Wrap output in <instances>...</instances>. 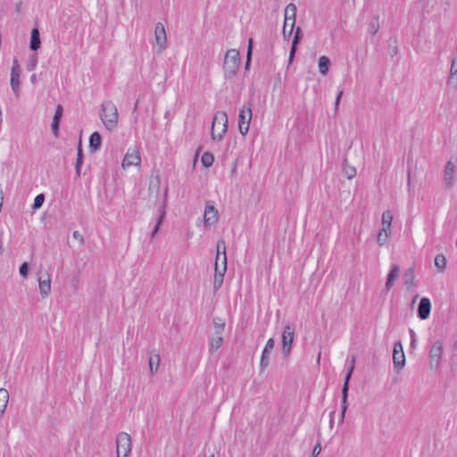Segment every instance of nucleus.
<instances>
[{"mask_svg":"<svg viewBox=\"0 0 457 457\" xmlns=\"http://www.w3.org/2000/svg\"><path fill=\"white\" fill-rule=\"evenodd\" d=\"M101 120L108 130H113L118 124V110L112 101H104L102 104Z\"/></svg>","mask_w":457,"mask_h":457,"instance_id":"1","label":"nucleus"},{"mask_svg":"<svg viewBox=\"0 0 457 457\" xmlns=\"http://www.w3.org/2000/svg\"><path fill=\"white\" fill-rule=\"evenodd\" d=\"M240 65L239 52L236 49L227 51L223 62V71L225 79H230L234 78Z\"/></svg>","mask_w":457,"mask_h":457,"instance_id":"2","label":"nucleus"},{"mask_svg":"<svg viewBox=\"0 0 457 457\" xmlns=\"http://www.w3.org/2000/svg\"><path fill=\"white\" fill-rule=\"evenodd\" d=\"M228 116L225 112H217L212 126V139L220 141L228 130Z\"/></svg>","mask_w":457,"mask_h":457,"instance_id":"3","label":"nucleus"},{"mask_svg":"<svg viewBox=\"0 0 457 457\" xmlns=\"http://www.w3.org/2000/svg\"><path fill=\"white\" fill-rule=\"evenodd\" d=\"M296 10V5L295 4H287L285 9V21L282 33L286 38H289L293 33L295 23Z\"/></svg>","mask_w":457,"mask_h":457,"instance_id":"4","label":"nucleus"},{"mask_svg":"<svg viewBox=\"0 0 457 457\" xmlns=\"http://www.w3.org/2000/svg\"><path fill=\"white\" fill-rule=\"evenodd\" d=\"M252 117L251 104H244L238 115V129L241 135L245 136L248 133Z\"/></svg>","mask_w":457,"mask_h":457,"instance_id":"5","label":"nucleus"},{"mask_svg":"<svg viewBox=\"0 0 457 457\" xmlns=\"http://www.w3.org/2000/svg\"><path fill=\"white\" fill-rule=\"evenodd\" d=\"M443 353L444 343L442 340H436L429 352V366L431 370H437L439 369Z\"/></svg>","mask_w":457,"mask_h":457,"instance_id":"6","label":"nucleus"},{"mask_svg":"<svg viewBox=\"0 0 457 457\" xmlns=\"http://www.w3.org/2000/svg\"><path fill=\"white\" fill-rule=\"evenodd\" d=\"M131 451V437L129 434L121 432L116 438L117 457H127Z\"/></svg>","mask_w":457,"mask_h":457,"instance_id":"7","label":"nucleus"},{"mask_svg":"<svg viewBox=\"0 0 457 457\" xmlns=\"http://www.w3.org/2000/svg\"><path fill=\"white\" fill-rule=\"evenodd\" d=\"M227 256L224 254V258L221 260V264H219V261H215L214 264V276H213V291L217 292L222 286L224 276L227 271Z\"/></svg>","mask_w":457,"mask_h":457,"instance_id":"8","label":"nucleus"},{"mask_svg":"<svg viewBox=\"0 0 457 457\" xmlns=\"http://www.w3.org/2000/svg\"><path fill=\"white\" fill-rule=\"evenodd\" d=\"M294 337L295 328L291 325H287L282 333V352L285 356H287L291 352Z\"/></svg>","mask_w":457,"mask_h":457,"instance_id":"9","label":"nucleus"},{"mask_svg":"<svg viewBox=\"0 0 457 457\" xmlns=\"http://www.w3.org/2000/svg\"><path fill=\"white\" fill-rule=\"evenodd\" d=\"M141 162V157L139 154V150L137 146L133 148H129L126 153L121 166L123 169H127L131 166H138Z\"/></svg>","mask_w":457,"mask_h":457,"instance_id":"10","label":"nucleus"},{"mask_svg":"<svg viewBox=\"0 0 457 457\" xmlns=\"http://www.w3.org/2000/svg\"><path fill=\"white\" fill-rule=\"evenodd\" d=\"M155 43L158 46L157 53L161 54L167 46V36L164 25L158 22L154 28Z\"/></svg>","mask_w":457,"mask_h":457,"instance_id":"11","label":"nucleus"},{"mask_svg":"<svg viewBox=\"0 0 457 457\" xmlns=\"http://www.w3.org/2000/svg\"><path fill=\"white\" fill-rule=\"evenodd\" d=\"M393 362L395 368L398 370H402L405 365V354L400 341L394 344Z\"/></svg>","mask_w":457,"mask_h":457,"instance_id":"12","label":"nucleus"},{"mask_svg":"<svg viewBox=\"0 0 457 457\" xmlns=\"http://www.w3.org/2000/svg\"><path fill=\"white\" fill-rule=\"evenodd\" d=\"M38 287L42 297H46L51 291V278L47 271L38 275Z\"/></svg>","mask_w":457,"mask_h":457,"instance_id":"13","label":"nucleus"},{"mask_svg":"<svg viewBox=\"0 0 457 457\" xmlns=\"http://www.w3.org/2000/svg\"><path fill=\"white\" fill-rule=\"evenodd\" d=\"M204 221L205 226L213 225L218 221V211L209 202L206 204V206L204 209Z\"/></svg>","mask_w":457,"mask_h":457,"instance_id":"14","label":"nucleus"},{"mask_svg":"<svg viewBox=\"0 0 457 457\" xmlns=\"http://www.w3.org/2000/svg\"><path fill=\"white\" fill-rule=\"evenodd\" d=\"M274 346H275L274 339L270 338L267 341V343L264 346V349L262 351V353L261 363H260L262 370H264L266 367H268V365L270 363V355Z\"/></svg>","mask_w":457,"mask_h":457,"instance_id":"15","label":"nucleus"},{"mask_svg":"<svg viewBox=\"0 0 457 457\" xmlns=\"http://www.w3.org/2000/svg\"><path fill=\"white\" fill-rule=\"evenodd\" d=\"M456 171L455 164L452 161H448L445 171H444V180L446 187H452L454 183V175Z\"/></svg>","mask_w":457,"mask_h":457,"instance_id":"16","label":"nucleus"},{"mask_svg":"<svg viewBox=\"0 0 457 457\" xmlns=\"http://www.w3.org/2000/svg\"><path fill=\"white\" fill-rule=\"evenodd\" d=\"M431 311L430 300L427 297L421 298L418 307V316L420 320H426L428 318Z\"/></svg>","mask_w":457,"mask_h":457,"instance_id":"17","label":"nucleus"},{"mask_svg":"<svg viewBox=\"0 0 457 457\" xmlns=\"http://www.w3.org/2000/svg\"><path fill=\"white\" fill-rule=\"evenodd\" d=\"M399 273H400L399 267L397 265H393L391 267V270L387 275V278L386 281L385 287H386V290H390V288L393 287V285L395 284V281L399 277Z\"/></svg>","mask_w":457,"mask_h":457,"instance_id":"18","label":"nucleus"},{"mask_svg":"<svg viewBox=\"0 0 457 457\" xmlns=\"http://www.w3.org/2000/svg\"><path fill=\"white\" fill-rule=\"evenodd\" d=\"M62 112H63L62 106L61 104H58L56 106L55 113L54 115L53 121H52V124H51V128H52L53 133L55 136H57L58 131H59V122H60V120H61V118L62 116Z\"/></svg>","mask_w":457,"mask_h":457,"instance_id":"19","label":"nucleus"},{"mask_svg":"<svg viewBox=\"0 0 457 457\" xmlns=\"http://www.w3.org/2000/svg\"><path fill=\"white\" fill-rule=\"evenodd\" d=\"M161 361L160 354L154 351L151 352L149 357V370L152 375L155 374L159 369Z\"/></svg>","mask_w":457,"mask_h":457,"instance_id":"20","label":"nucleus"},{"mask_svg":"<svg viewBox=\"0 0 457 457\" xmlns=\"http://www.w3.org/2000/svg\"><path fill=\"white\" fill-rule=\"evenodd\" d=\"M404 285L410 290L416 286L415 283V271L412 268L408 269L403 275Z\"/></svg>","mask_w":457,"mask_h":457,"instance_id":"21","label":"nucleus"},{"mask_svg":"<svg viewBox=\"0 0 457 457\" xmlns=\"http://www.w3.org/2000/svg\"><path fill=\"white\" fill-rule=\"evenodd\" d=\"M393 213L391 211L386 210L382 213L381 225L384 229L392 230Z\"/></svg>","mask_w":457,"mask_h":457,"instance_id":"22","label":"nucleus"},{"mask_svg":"<svg viewBox=\"0 0 457 457\" xmlns=\"http://www.w3.org/2000/svg\"><path fill=\"white\" fill-rule=\"evenodd\" d=\"M40 45H41V41H40L39 31L37 29L34 28L31 30L29 48L32 51H37L40 47Z\"/></svg>","mask_w":457,"mask_h":457,"instance_id":"23","label":"nucleus"},{"mask_svg":"<svg viewBox=\"0 0 457 457\" xmlns=\"http://www.w3.org/2000/svg\"><path fill=\"white\" fill-rule=\"evenodd\" d=\"M102 137L98 132H94L89 137V148L96 152L101 147Z\"/></svg>","mask_w":457,"mask_h":457,"instance_id":"24","label":"nucleus"},{"mask_svg":"<svg viewBox=\"0 0 457 457\" xmlns=\"http://www.w3.org/2000/svg\"><path fill=\"white\" fill-rule=\"evenodd\" d=\"M392 230H386L384 228H381L378 234L377 237V242L379 246H384L386 244L388 243L389 238L391 237Z\"/></svg>","mask_w":457,"mask_h":457,"instance_id":"25","label":"nucleus"},{"mask_svg":"<svg viewBox=\"0 0 457 457\" xmlns=\"http://www.w3.org/2000/svg\"><path fill=\"white\" fill-rule=\"evenodd\" d=\"M9 402V392L5 388H0V417L4 413Z\"/></svg>","mask_w":457,"mask_h":457,"instance_id":"26","label":"nucleus"},{"mask_svg":"<svg viewBox=\"0 0 457 457\" xmlns=\"http://www.w3.org/2000/svg\"><path fill=\"white\" fill-rule=\"evenodd\" d=\"M330 66L329 59L323 55L319 58V71L321 75H327Z\"/></svg>","mask_w":457,"mask_h":457,"instance_id":"27","label":"nucleus"},{"mask_svg":"<svg viewBox=\"0 0 457 457\" xmlns=\"http://www.w3.org/2000/svg\"><path fill=\"white\" fill-rule=\"evenodd\" d=\"M223 343V337L221 335H216L214 334L210 341V352H215L217 351Z\"/></svg>","mask_w":457,"mask_h":457,"instance_id":"28","label":"nucleus"},{"mask_svg":"<svg viewBox=\"0 0 457 457\" xmlns=\"http://www.w3.org/2000/svg\"><path fill=\"white\" fill-rule=\"evenodd\" d=\"M82 163H83V151H82L81 141H79V145H78L77 162H76V166H75L76 175L78 177L80 176Z\"/></svg>","mask_w":457,"mask_h":457,"instance_id":"29","label":"nucleus"},{"mask_svg":"<svg viewBox=\"0 0 457 457\" xmlns=\"http://www.w3.org/2000/svg\"><path fill=\"white\" fill-rule=\"evenodd\" d=\"M224 254L227 256L226 243H225L224 239H220L217 242V254H216L215 261H220V260L221 261L222 258H224Z\"/></svg>","mask_w":457,"mask_h":457,"instance_id":"30","label":"nucleus"},{"mask_svg":"<svg viewBox=\"0 0 457 457\" xmlns=\"http://www.w3.org/2000/svg\"><path fill=\"white\" fill-rule=\"evenodd\" d=\"M10 84L12 90L16 97H19L21 92V79L20 77H11Z\"/></svg>","mask_w":457,"mask_h":457,"instance_id":"31","label":"nucleus"},{"mask_svg":"<svg viewBox=\"0 0 457 457\" xmlns=\"http://www.w3.org/2000/svg\"><path fill=\"white\" fill-rule=\"evenodd\" d=\"M379 28H380V25H379L378 17L375 16L372 18V20L369 23L368 31L370 34L375 35L378 31Z\"/></svg>","mask_w":457,"mask_h":457,"instance_id":"32","label":"nucleus"},{"mask_svg":"<svg viewBox=\"0 0 457 457\" xmlns=\"http://www.w3.org/2000/svg\"><path fill=\"white\" fill-rule=\"evenodd\" d=\"M343 171L348 179H351L356 176V169L346 163L345 161L343 164Z\"/></svg>","mask_w":457,"mask_h":457,"instance_id":"33","label":"nucleus"},{"mask_svg":"<svg viewBox=\"0 0 457 457\" xmlns=\"http://www.w3.org/2000/svg\"><path fill=\"white\" fill-rule=\"evenodd\" d=\"M300 39H301V29L298 27V28H296L295 34V37H294V39L292 42V46H291V50H290V59L293 58V56L295 53L296 45L298 44Z\"/></svg>","mask_w":457,"mask_h":457,"instance_id":"34","label":"nucleus"},{"mask_svg":"<svg viewBox=\"0 0 457 457\" xmlns=\"http://www.w3.org/2000/svg\"><path fill=\"white\" fill-rule=\"evenodd\" d=\"M351 376H352V374L347 372L345 375V381H344V385H343V388H342V399H344V402H346L347 397H348L349 381L351 379Z\"/></svg>","mask_w":457,"mask_h":457,"instance_id":"35","label":"nucleus"},{"mask_svg":"<svg viewBox=\"0 0 457 457\" xmlns=\"http://www.w3.org/2000/svg\"><path fill=\"white\" fill-rule=\"evenodd\" d=\"M435 265L440 271L445 270L446 267V259L444 254L439 253L435 257Z\"/></svg>","mask_w":457,"mask_h":457,"instance_id":"36","label":"nucleus"},{"mask_svg":"<svg viewBox=\"0 0 457 457\" xmlns=\"http://www.w3.org/2000/svg\"><path fill=\"white\" fill-rule=\"evenodd\" d=\"M213 326L215 328V334L221 335L225 328V322L222 319L216 317L213 319Z\"/></svg>","mask_w":457,"mask_h":457,"instance_id":"37","label":"nucleus"},{"mask_svg":"<svg viewBox=\"0 0 457 457\" xmlns=\"http://www.w3.org/2000/svg\"><path fill=\"white\" fill-rule=\"evenodd\" d=\"M213 161H214V157H213L212 154H211L209 152H205L202 155L201 162H202L203 165L206 168L211 167L213 163Z\"/></svg>","mask_w":457,"mask_h":457,"instance_id":"38","label":"nucleus"},{"mask_svg":"<svg viewBox=\"0 0 457 457\" xmlns=\"http://www.w3.org/2000/svg\"><path fill=\"white\" fill-rule=\"evenodd\" d=\"M164 217H165V210H164V207H162V210H161L160 216H159V218L157 220L156 225L154 226V230L152 232V237H154L155 235L158 233V231L160 229V226H161Z\"/></svg>","mask_w":457,"mask_h":457,"instance_id":"39","label":"nucleus"},{"mask_svg":"<svg viewBox=\"0 0 457 457\" xmlns=\"http://www.w3.org/2000/svg\"><path fill=\"white\" fill-rule=\"evenodd\" d=\"M21 77V69L16 58L13 59L12 67L11 69V77Z\"/></svg>","mask_w":457,"mask_h":457,"instance_id":"40","label":"nucleus"},{"mask_svg":"<svg viewBox=\"0 0 457 457\" xmlns=\"http://www.w3.org/2000/svg\"><path fill=\"white\" fill-rule=\"evenodd\" d=\"M45 201V195L43 194L37 195L34 199L33 209H39Z\"/></svg>","mask_w":457,"mask_h":457,"instance_id":"41","label":"nucleus"},{"mask_svg":"<svg viewBox=\"0 0 457 457\" xmlns=\"http://www.w3.org/2000/svg\"><path fill=\"white\" fill-rule=\"evenodd\" d=\"M457 75V55L454 56L452 60L451 69H450V78L449 81Z\"/></svg>","mask_w":457,"mask_h":457,"instance_id":"42","label":"nucleus"},{"mask_svg":"<svg viewBox=\"0 0 457 457\" xmlns=\"http://www.w3.org/2000/svg\"><path fill=\"white\" fill-rule=\"evenodd\" d=\"M347 401L346 402H344V399H342V403H341V413H340V416H339V424H343L344 420H345V412H346V410H347Z\"/></svg>","mask_w":457,"mask_h":457,"instance_id":"43","label":"nucleus"},{"mask_svg":"<svg viewBox=\"0 0 457 457\" xmlns=\"http://www.w3.org/2000/svg\"><path fill=\"white\" fill-rule=\"evenodd\" d=\"M252 48H253V38H249L248 46H247V59H246L245 68L248 67L249 62H250Z\"/></svg>","mask_w":457,"mask_h":457,"instance_id":"44","label":"nucleus"},{"mask_svg":"<svg viewBox=\"0 0 457 457\" xmlns=\"http://www.w3.org/2000/svg\"><path fill=\"white\" fill-rule=\"evenodd\" d=\"M37 63V55H36V54H33V55L30 57L29 62L28 63V70H29V71H33V70L36 68Z\"/></svg>","mask_w":457,"mask_h":457,"instance_id":"45","label":"nucleus"},{"mask_svg":"<svg viewBox=\"0 0 457 457\" xmlns=\"http://www.w3.org/2000/svg\"><path fill=\"white\" fill-rule=\"evenodd\" d=\"M20 274L21 277L26 278L29 273V265L27 262H23L20 267Z\"/></svg>","mask_w":457,"mask_h":457,"instance_id":"46","label":"nucleus"},{"mask_svg":"<svg viewBox=\"0 0 457 457\" xmlns=\"http://www.w3.org/2000/svg\"><path fill=\"white\" fill-rule=\"evenodd\" d=\"M72 237L74 239H77L79 241V243L82 245L84 244V237L83 236L79 233V231L78 230H75L73 233H72Z\"/></svg>","mask_w":457,"mask_h":457,"instance_id":"47","label":"nucleus"},{"mask_svg":"<svg viewBox=\"0 0 457 457\" xmlns=\"http://www.w3.org/2000/svg\"><path fill=\"white\" fill-rule=\"evenodd\" d=\"M320 451H321V446L320 444H317L312 450V456L317 457L320 454Z\"/></svg>","mask_w":457,"mask_h":457,"instance_id":"48","label":"nucleus"},{"mask_svg":"<svg viewBox=\"0 0 457 457\" xmlns=\"http://www.w3.org/2000/svg\"><path fill=\"white\" fill-rule=\"evenodd\" d=\"M354 364H355V357L354 356H352L351 358V361H350V365H349V368H348V371L350 374L353 373V369H354Z\"/></svg>","mask_w":457,"mask_h":457,"instance_id":"49","label":"nucleus"},{"mask_svg":"<svg viewBox=\"0 0 457 457\" xmlns=\"http://www.w3.org/2000/svg\"><path fill=\"white\" fill-rule=\"evenodd\" d=\"M342 96H343V90L339 91V93L336 98V101H335V109L336 110H337V108H338V104L340 103V99H341Z\"/></svg>","mask_w":457,"mask_h":457,"instance_id":"50","label":"nucleus"},{"mask_svg":"<svg viewBox=\"0 0 457 457\" xmlns=\"http://www.w3.org/2000/svg\"><path fill=\"white\" fill-rule=\"evenodd\" d=\"M334 416H335V411H332L329 414V427L330 428H333V425H334Z\"/></svg>","mask_w":457,"mask_h":457,"instance_id":"51","label":"nucleus"},{"mask_svg":"<svg viewBox=\"0 0 457 457\" xmlns=\"http://www.w3.org/2000/svg\"><path fill=\"white\" fill-rule=\"evenodd\" d=\"M410 334H411V345L413 346L414 345V343H415V332L412 330V329H410Z\"/></svg>","mask_w":457,"mask_h":457,"instance_id":"52","label":"nucleus"},{"mask_svg":"<svg viewBox=\"0 0 457 457\" xmlns=\"http://www.w3.org/2000/svg\"><path fill=\"white\" fill-rule=\"evenodd\" d=\"M411 186V174L409 173L408 174V187L410 188Z\"/></svg>","mask_w":457,"mask_h":457,"instance_id":"53","label":"nucleus"},{"mask_svg":"<svg viewBox=\"0 0 457 457\" xmlns=\"http://www.w3.org/2000/svg\"><path fill=\"white\" fill-rule=\"evenodd\" d=\"M35 79H36V76H35V75H32V76H31V81H32V82H34V81H35Z\"/></svg>","mask_w":457,"mask_h":457,"instance_id":"54","label":"nucleus"},{"mask_svg":"<svg viewBox=\"0 0 457 457\" xmlns=\"http://www.w3.org/2000/svg\"><path fill=\"white\" fill-rule=\"evenodd\" d=\"M320 353L318 356V362H320Z\"/></svg>","mask_w":457,"mask_h":457,"instance_id":"55","label":"nucleus"},{"mask_svg":"<svg viewBox=\"0 0 457 457\" xmlns=\"http://www.w3.org/2000/svg\"><path fill=\"white\" fill-rule=\"evenodd\" d=\"M456 246H457V238H456Z\"/></svg>","mask_w":457,"mask_h":457,"instance_id":"56","label":"nucleus"},{"mask_svg":"<svg viewBox=\"0 0 457 457\" xmlns=\"http://www.w3.org/2000/svg\"><path fill=\"white\" fill-rule=\"evenodd\" d=\"M211 457H214V455L212 454Z\"/></svg>","mask_w":457,"mask_h":457,"instance_id":"57","label":"nucleus"}]
</instances>
